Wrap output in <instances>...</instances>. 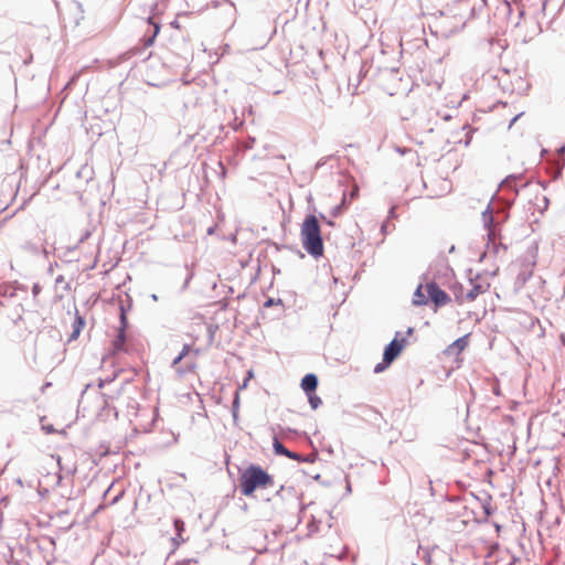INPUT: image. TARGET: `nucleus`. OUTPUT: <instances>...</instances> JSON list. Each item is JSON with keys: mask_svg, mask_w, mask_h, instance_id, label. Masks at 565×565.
I'll return each instance as SVG.
<instances>
[{"mask_svg": "<svg viewBox=\"0 0 565 565\" xmlns=\"http://www.w3.org/2000/svg\"><path fill=\"white\" fill-rule=\"evenodd\" d=\"M274 483L273 476L257 465L248 466L239 477L241 493L247 498L254 497L256 490L274 487Z\"/></svg>", "mask_w": 565, "mask_h": 565, "instance_id": "1", "label": "nucleus"}, {"mask_svg": "<svg viewBox=\"0 0 565 565\" xmlns=\"http://www.w3.org/2000/svg\"><path fill=\"white\" fill-rule=\"evenodd\" d=\"M300 238L303 248L313 257L322 256L323 242L321 228L315 215H308L300 227Z\"/></svg>", "mask_w": 565, "mask_h": 565, "instance_id": "2", "label": "nucleus"}, {"mask_svg": "<svg viewBox=\"0 0 565 565\" xmlns=\"http://www.w3.org/2000/svg\"><path fill=\"white\" fill-rule=\"evenodd\" d=\"M127 316L124 306H120V328L118 334L111 342L113 354L132 353L136 351V345L132 339L126 335Z\"/></svg>", "mask_w": 565, "mask_h": 565, "instance_id": "3", "label": "nucleus"}, {"mask_svg": "<svg viewBox=\"0 0 565 565\" xmlns=\"http://www.w3.org/2000/svg\"><path fill=\"white\" fill-rule=\"evenodd\" d=\"M470 289L466 295L458 296V305L475 301L480 295L489 291L490 282L482 276H476L469 280Z\"/></svg>", "mask_w": 565, "mask_h": 565, "instance_id": "4", "label": "nucleus"}, {"mask_svg": "<svg viewBox=\"0 0 565 565\" xmlns=\"http://www.w3.org/2000/svg\"><path fill=\"white\" fill-rule=\"evenodd\" d=\"M23 307L21 303L3 302L0 301V322H11L17 324L22 320Z\"/></svg>", "mask_w": 565, "mask_h": 565, "instance_id": "5", "label": "nucleus"}, {"mask_svg": "<svg viewBox=\"0 0 565 565\" xmlns=\"http://www.w3.org/2000/svg\"><path fill=\"white\" fill-rule=\"evenodd\" d=\"M425 291L428 296V300H430L436 308L444 307L451 301L449 295L440 289L435 281L427 282L425 285Z\"/></svg>", "mask_w": 565, "mask_h": 565, "instance_id": "6", "label": "nucleus"}, {"mask_svg": "<svg viewBox=\"0 0 565 565\" xmlns=\"http://www.w3.org/2000/svg\"><path fill=\"white\" fill-rule=\"evenodd\" d=\"M407 345V339L402 338L397 339L394 338L388 345L384 350V360L385 362H393L404 350V348Z\"/></svg>", "mask_w": 565, "mask_h": 565, "instance_id": "7", "label": "nucleus"}, {"mask_svg": "<svg viewBox=\"0 0 565 565\" xmlns=\"http://www.w3.org/2000/svg\"><path fill=\"white\" fill-rule=\"evenodd\" d=\"M482 222L484 224V226L488 228V236L490 238V241L492 242H495V225L493 224V215H492V210L490 209V206H488L483 212H482Z\"/></svg>", "mask_w": 565, "mask_h": 565, "instance_id": "8", "label": "nucleus"}, {"mask_svg": "<svg viewBox=\"0 0 565 565\" xmlns=\"http://www.w3.org/2000/svg\"><path fill=\"white\" fill-rule=\"evenodd\" d=\"M300 386L306 394L315 393L318 386V377L315 374L309 373L303 376Z\"/></svg>", "mask_w": 565, "mask_h": 565, "instance_id": "9", "label": "nucleus"}, {"mask_svg": "<svg viewBox=\"0 0 565 565\" xmlns=\"http://www.w3.org/2000/svg\"><path fill=\"white\" fill-rule=\"evenodd\" d=\"M413 303L415 306H425L428 303V296L425 291V285H419L414 292Z\"/></svg>", "mask_w": 565, "mask_h": 565, "instance_id": "10", "label": "nucleus"}, {"mask_svg": "<svg viewBox=\"0 0 565 565\" xmlns=\"http://www.w3.org/2000/svg\"><path fill=\"white\" fill-rule=\"evenodd\" d=\"M275 452L278 455H284L288 458H295L296 456L289 451L282 444H280L277 439L274 441Z\"/></svg>", "mask_w": 565, "mask_h": 565, "instance_id": "11", "label": "nucleus"}, {"mask_svg": "<svg viewBox=\"0 0 565 565\" xmlns=\"http://www.w3.org/2000/svg\"><path fill=\"white\" fill-rule=\"evenodd\" d=\"M450 290L454 292L455 300L458 303V296L466 295L467 291L465 290L463 286L461 284L455 282L450 286Z\"/></svg>", "mask_w": 565, "mask_h": 565, "instance_id": "12", "label": "nucleus"}, {"mask_svg": "<svg viewBox=\"0 0 565 565\" xmlns=\"http://www.w3.org/2000/svg\"><path fill=\"white\" fill-rule=\"evenodd\" d=\"M307 395L311 408L317 409L322 403L321 398L316 393H310Z\"/></svg>", "mask_w": 565, "mask_h": 565, "instance_id": "13", "label": "nucleus"}, {"mask_svg": "<svg viewBox=\"0 0 565 565\" xmlns=\"http://www.w3.org/2000/svg\"><path fill=\"white\" fill-rule=\"evenodd\" d=\"M84 327V319L78 315V312H76V317H75V326H74V337L77 335L82 328Z\"/></svg>", "mask_w": 565, "mask_h": 565, "instance_id": "14", "label": "nucleus"}, {"mask_svg": "<svg viewBox=\"0 0 565 565\" xmlns=\"http://www.w3.org/2000/svg\"><path fill=\"white\" fill-rule=\"evenodd\" d=\"M190 351H191V347L189 344H185L182 348V351L180 352V354L173 360V365H177L178 363H180L181 360L183 358H185L189 354Z\"/></svg>", "mask_w": 565, "mask_h": 565, "instance_id": "15", "label": "nucleus"}, {"mask_svg": "<svg viewBox=\"0 0 565 565\" xmlns=\"http://www.w3.org/2000/svg\"><path fill=\"white\" fill-rule=\"evenodd\" d=\"M149 23L153 24V35L146 42V45H151L153 43L154 38L158 35L160 31L159 24L152 22L151 19H149Z\"/></svg>", "mask_w": 565, "mask_h": 565, "instance_id": "16", "label": "nucleus"}, {"mask_svg": "<svg viewBox=\"0 0 565 565\" xmlns=\"http://www.w3.org/2000/svg\"><path fill=\"white\" fill-rule=\"evenodd\" d=\"M392 362H385V360L383 359V361L379 364L375 365L374 367V372L375 373H381L383 372Z\"/></svg>", "mask_w": 565, "mask_h": 565, "instance_id": "17", "label": "nucleus"}, {"mask_svg": "<svg viewBox=\"0 0 565 565\" xmlns=\"http://www.w3.org/2000/svg\"><path fill=\"white\" fill-rule=\"evenodd\" d=\"M174 526H175V529H177V531H178V536H181V531H183V529H184V523H183V521H181V520H175V521H174Z\"/></svg>", "mask_w": 565, "mask_h": 565, "instance_id": "18", "label": "nucleus"}, {"mask_svg": "<svg viewBox=\"0 0 565 565\" xmlns=\"http://www.w3.org/2000/svg\"><path fill=\"white\" fill-rule=\"evenodd\" d=\"M467 341L466 338H460L457 341H455L454 345H456L459 350H462L466 345Z\"/></svg>", "mask_w": 565, "mask_h": 565, "instance_id": "19", "label": "nucleus"}, {"mask_svg": "<svg viewBox=\"0 0 565 565\" xmlns=\"http://www.w3.org/2000/svg\"><path fill=\"white\" fill-rule=\"evenodd\" d=\"M359 194V188L358 185H354L351 193H350V201L354 200Z\"/></svg>", "mask_w": 565, "mask_h": 565, "instance_id": "20", "label": "nucleus"}, {"mask_svg": "<svg viewBox=\"0 0 565 565\" xmlns=\"http://www.w3.org/2000/svg\"><path fill=\"white\" fill-rule=\"evenodd\" d=\"M271 303H273V301H271V300H268V301L265 303V306H266V307H269V306H271Z\"/></svg>", "mask_w": 565, "mask_h": 565, "instance_id": "21", "label": "nucleus"}]
</instances>
